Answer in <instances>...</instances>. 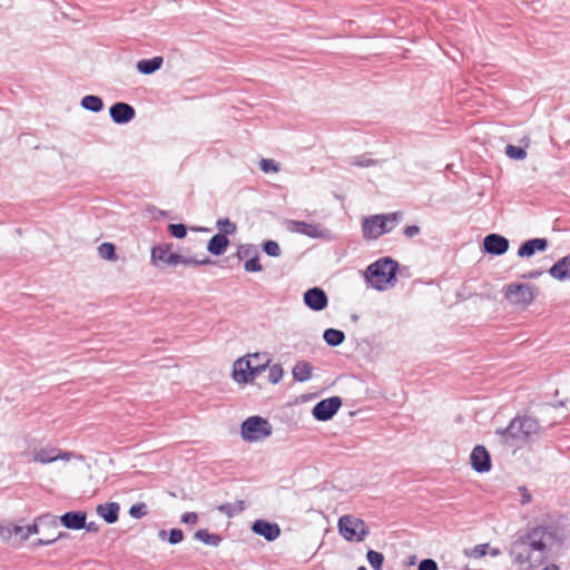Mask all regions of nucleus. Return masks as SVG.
<instances>
[{"label":"nucleus","instance_id":"nucleus-1","mask_svg":"<svg viewBox=\"0 0 570 570\" xmlns=\"http://www.w3.org/2000/svg\"><path fill=\"white\" fill-rule=\"evenodd\" d=\"M557 531L551 527H535L520 535L509 550L512 561L524 570L541 566L558 546Z\"/></svg>","mask_w":570,"mask_h":570},{"label":"nucleus","instance_id":"nucleus-2","mask_svg":"<svg viewBox=\"0 0 570 570\" xmlns=\"http://www.w3.org/2000/svg\"><path fill=\"white\" fill-rule=\"evenodd\" d=\"M271 363L266 353H253L237 358L233 364V379L237 383H252Z\"/></svg>","mask_w":570,"mask_h":570},{"label":"nucleus","instance_id":"nucleus-3","mask_svg":"<svg viewBox=\"0 0 570 570\" xmlns=\"http://www.w3.org/2000/svg\"><path fill=\"white\" fill-rule=\"evenodd\" d=\"M150 262L154 266L163 268L165 266L174 267L179 264L186 266H202L209 264L210 259H196L193 257H186L174 252V245L171 243H163L151 248Z\"/></svg>","mask_w":570,"mask_h":570},{"label":"nucleus","instance_id":"nucleus-4","mask_svg":"<svg viewBox=\"0 0 570 570\" xmlns=\"http://www.w3.org/2000/svg\"><path fill=\"white\" fill-rule=\"evenodd\" d=\"M539 423L530 416L515 417L509 426L501 431L505 442L511 446H521L539 432Z\"/></svg>","mask_w":570,"mask_h":570},{"label":"nucleus","instance_id":"nucleus-5","mask_svg":"<svg viewBox=\"0 0 570 570\" xmlns=\"http://www.w3.org/2000/svg\"><path fill=\"white\" fill-rule=\"evenodd\" d=\"M402 214L391 213L387 215H373L364 219L362 230L366 239H376L385 233H389L397 224Z\"/></svg>","mask_w":570,"mask_h":570},{"label":"nucleus","instance_id":"nucleus-6","mask_svg":"<svg viewBox=\"0 0 570 570\" xmlns=\"http://www.w3.org/2000/svg\"><path fill=\"white\" fill-rule=\"evenodd\" d=\"M396 272V264L391 258H384L371 264L366 272L365 277L371 285L379 289H385Z\"/></svg>","mask_w":570,"mask_h":570},{"label":"nucleus","instance_id":"nucleus-7","mask_svg":"<svg viewBox=\"0 0 570 570\" xmlns=\"http://www.w3.org/2000/svg\"><path fill=\"white\" fill-rule=\"evenodd\" d=\"M340 534L350 542H361L370 533L367 524L360 518L345 514L338 519Z\"/></svg>","mask_w":570,"mask_h":570},{"label":"nucleus","instance_id":"nucleus-8","mask_svg":"<svg viewBox=\"0 0 570 570\" xmlns=\"http://www.w3.org/2000/svg\"><path fill=\"white\" fill-rule=\"evenodd\" d=\"M537 295L538 287L534 285L511 283L504 287V297L517 306H529Z\"/></svg>","mask_w":570,"mask_h":570},{"label":"nucleus","instance_id":"nucleus-9","mask_svg":"<svg viewBox=\"0 0 570 570\" xmlns=\"http://www.w3.org/2000/svg\"><path fill=\"white\" fill-rule=\"evenodd\" d=\"M240 434L245 441L256 442L272 434V425L261 416H250L243 422Z\"/></svg>","mask_w":570,"mask_h":570},{"label":"nucleus","instance_id":"nucleus-10","mask_svg":"<svg viewBox=\"0 0 570 570\" xmlns=\"http://www.w3.org/2000/svg\"><path fill=\"white\" fill-rule=\"evenodd\" d=\"M286 228L291 233H297L311 238H327L328 230L322 227L320 224H312L302 220H288L286 222Z\"/></svg>","mask_w":570,"mask_h":570},{"label":"nucleus","instance_id":"nucleus-11","mask_svg":"<svg viewBox=\"0 0 570 570\" xmlns=\"http://www.w3.org/2000/svg\"><path fill=\"white\" fill-rule=\"evenodd\" d=\"M342 400L338 396H332L325 400L320 401L313 407V415L318 421H327L330 420L341 407Z\"/></svg>","mask_w":570,"mask_h":570},{"label":"nucleus","instance_id":"nucleus-12","mask_svg":"<svg viewBox=\"0 0 570 570\" xmlns=\"http://www.w3.org/2000/svg\"><path fill=\"white\" fill-rule=\"evenodd\" d=\"M250 529L255 534L265 538L267 541H275L281 535V528L277 523L263 519L255 520Z\"/></svg>","mask_w":570,"mask_h":570},{"label":"nucleus","instance_id":"nucleus-13","mask_svg":"<svg viewBox=\"0 0 570 570\" xmlns=\"http://www.w3.org/2000/svg\"><path fill=\"white\" fill-rule=\"evenodd\" d=\"M304 303L313 311H322L328 304L326 293L320 287H313L304 293Z\"/></svg>","mask_w":570,"mask_h":570},{"label":"nucleus","instance_id":"nucleus-14","mask_svg":"<svg viewBox=\"0 0 570 570\" xmlns=\"http://www.w3.org/2000/svg\"><path fill=\"white\" fill-rule=\"evenodd\" d=\"M109 115L116 124H128L135 118L136 111L126 102H116L109 109Z\"/></svg>","mask_w":570,"mask_h":570},{"label":"nucleus","instance_id":"nucleus-15","mask_svg":"<svg viewBox=\"0 0 570 570\" xmlns=\"http://www.w3.org/2000/svg\"><path fill=\"white\" fill-rule=\"evenodd\" d=\"M483 247L489 254L503 255L509 249V240L499 234H490L484 238Z\"/></svg>","mask_w":570,"mask_h":570},{"label":"nucleus","instance_id":"nucleus-16","mask_svg":"<svg viewBox=\"0 0 570 570\" xmlns=\"http://www.w3.org/2000/svg\"><path fill=\"white\" fill-rule=\"evenodd\" d=\"M549 243L546 238H532L521 244L518 249V256L521 258H530L537 252L547 250Z\"/></svg>","mask_w":570,"mask_h":570},{"label":"nucleus","instance_id":"nucleus-17","mask_svg":"<svg viewBox=\"0 0 570 570\" xmlns=\"http://www.w3.org/2000/svg\"><path fill=\"white\" fill-rule=\"evenodd\" d=\"M471 464L476 472H488L491 468L490 455L484 446L478 445L471 453Z\"/></svg>","mask_w":570,"mask_h":570},{"label":"nucleus","instance_id":"nucleus-18","mask_svg":"<svg viewBox=\"0 0 570 570\" xmlns=\"http://www.w3.org/2000/svg\"><path fill=\"white\" fill-rule=\"evenodd\" d=\"M70 455L71 454L69 452H61L56 448H45L35 453L33 461L46 464L55 462L59 459L67 461L69 460Z\"/></svg>","mask_w":570,"mask_h":570},{"label":"nucleus","instance_id":"nucleus-19","mask_svg":"<svg viewBox=\"0 0 570 570\" xmlns=\"http://www.w3.org/2000/svg\"><path fill=\"white\" fill-rule=\"evenodd\" d=\"M549 275L559 282H570V255L554 263L549 269Z\"/></svg>","mask_w":570,"mask_h":570},{"label":"nucleus","instance_id":"nucleus-20","mask_svg":"<svg viewBox=\"0 0 570 570\" xmlns=\"http://www.w3.org/2000/svg\"><path fill=\"white\" fill-rule=\"evenodd\" d=\"M60 522L67 529L80 530L86 527V513L71 511L60 517Z\"/></svg>","mask_w":570,"mask_h":570},{"label":"nucleus","instance_id":"nucleus-21","mask_svg":"<svg viewBox=\"0 0 570 570\" xmlns=\"http://www.w3.org/2000/svg\"><path fill=\"white\" fill-rule=\"evenodd\" d=\"M119 504L116 502L100 504L97 507V513L107 522L115 523L118 520Z\"/></svg>","mask_w":570,"mask_h":570},{"label":"nucleus","instance_id":"nucleus-22","mask_svg":"<svg viewBox=\"0 0 570 570\" xmlns=\"http://www.w3.org/2000/svg\"><path fill=\"white\" fill-rule=\"evenodd\" d=\"M228 243L224 234H216L209 239L207 250L214 255H222L226 250Z\"/></svg>","mask_w":570,"mask_h":570},{"label":"nucleus","instance_id":"nucleus-23","mask_svg":"<svg viewBox=\"0 0 570 570\" xmlns=\"http://www.w3.org/2000/svg\"><path fill=\"white\" fill-rule=\"evenodd\" d=\"M292 373L294 380L305 382L312 377L313 366L306 361H301L294 365Z\"/></svg>","mask_w":570,"mask_h":570},{"label":"nucleus","instance_id":"nucleus-24","mask_svg":"<svg viewBox=\"0 0 570 570\" xmlns=\"http://www.w3.org/2000/svg\"><path fill=\"white\" fill-rule=\"evenodd\" d=\"M161 57H154L153 59H144L137 62V70L144 75H150L158 69H160L163 65Z\"/></svg>","mask_w":570,"mask_h":570},{"label":"nucleus","instance_id":"nucleus-25","mask_svg":"<svg viewBox=\"0 0 570 570\" xmlns=\"http://www.w3.org/2000/svg\"><path fill=\"white\" fill-rule=\"evenodd\" d=\"M195 539L212 547H218L222 542L220 535L210 533L205 529L197 530L195 532Z\"/></svg>","mask_w":570,"mask_h":570},{"label":"nucleus","instance_id":"nucleus-26","mask_svg":"<svg viewBox=\"0 0 570 570\" xmlns=\"http://www.w3.org/2000/svg\"><path fill=\"white\" fill-rule=\"evenodd\" d=\"M245 509V502L242 500H238L234 503H224L217 507V510L224 514H226L228 518H233L236 514H239Z\"/></svg>","mask_w":570,"mask_h":570},{"label":"nucleus","instance_id":"nucleus-27","mask_svg":"<svg viewBox=\"0 0 570 570\" xmlns=\"http://www.w3.org/2000/svg\"><path fill=\"white\" fill-rule=\"evenodd\" d=\"M80 105L83 109H87V110H90L94 112H99L104 108V102H102L101 98H99L98 96H94V95L85 96L81 99Z\"/></svg>","mask_w":570,"mask_h":570},{"label":"nucleus","instance_id":"nucleus-28","mask_svg":"<svg viewBox=\"0 0 570 570\" xmlns=\"http://www.w3.org/2000/svg\"><path fill=\"white\" fill-rule=\"evenodd\" d=\"M323 338L330 346H338L344 342L345 334L340 330L327 328L323 334Z\"/></svg>","mask_w":570,"mask_h":570},{"label":"nucleus","instance_id":"nucleus-29","mask_svg":"<svg viewBox=\"0 0 570 570\" xmlns=\"http://www.w3.org/2000/svg\"><path fill=\"white\" fill-rule=\"evenodd\" d=\"M43 525H53L56 528V525H57L56 517L42 515V517L38 518L33 524L27 525V529L30 530L29 537L32 534L39 533L40 528Z\"/></svg>","mask_w":570,"mask_h":570},{"label":"nucleus","instance_id":"nucleus-30","mask_svg":"<svg viewBox=\"0 0 570 570\" xmlns=\"http://www.w3.org/2000/svg\"><path fill=\"white\" fill-rule=\"evenodd\" d=\"M98 254L101 258L108 261H116L115 246L111 243H102L98 247Z\"/></svg>","mask_w":570,"mask_h":570},{"label":"nucleus","instance_id":"nucleus-31","mask_svg":"<svg viewBox=\"0 0 570 570\" xmlns=\"http://www.w3.org/2000/svg\"><path fill=\"white\" fill-rule=\"evenodd\" d=\"M268 368V381L272 384H277L281 382L284 375V370L281 364H274L272 366H267Z\"/></svg>","mask_w":570,"mask_h":570},{"label":"nucleus","instance_id":"nucleus-32","mask_svg":"<svg viewBox=\"0 0 570 570\" xmlns=\"http://www.w3.org/2000/svg\"><path fill=\"white\" fill-rule=\"evenodd\" d=\"M366 558L368 563L374 568V570H381L384 557L381 552L368 550L366 553Z\"/></svg>","mask_w":570,"mask_h":570},{"label":"nucleus","instance_id":"nucleus-33","mask_svg":"<svg viewBox=\"0 0 570 570\" xmlns=\"http://www.w3.org/2000/svg\"><path fill=\"white\" fill-rule=\"evenodd\" d=\"M505 155L511 159L522 160L527 157V151L521 147L508 145L505 147Z\"/></svg>","mask_w":570,"mask_h":570},{"label":"nucleus","instance_id":"nucleus-34","mask_svg":"<svg viewBox=\"0 0 570 570\" xmlns=\"http://www.w3.org/2000/svg\"><path fill=\"white\" fill-rule=\"evenodd\" d=\"M217 227L220 230L219 234L232 235L236 232V225L228 218H222L217 220Z\"/></svg>","mask_w":570,"mask_h":570},{"label":"nucleus","instance_id":"nucleus-35","mask_svg":"<svg viewBox=\"0 0 570 570\" xmlns=\"http://www.w3.org/2000/svg\"><path fill=\"white\" fill-rule=\"evenodd\" d=\"M263 250L272 257H278L282 254L279 245L274 240H267L263 244Z\"/></svg>","mask_w":570,"mask_h":570},{"label":"nucleus","instance_id":"nucleus-36","mask_svg":"<svg viewBox=\"0 0 570 570\" xmlns=\"http://www.w3.org/2000/svg\"><path fill=\"white\" fill-rule=\"evenodd\" d=\"M148 509L146 503L132 504L129 509V515L135 519H140L147 515Z\"/></svg>","mask_w":570,"mask_h":570},{"label":"nucleus","instance_id":"nucleus-37","mask_svg":"<svg viewBox=\"0 0 570 570\" xmlns=\"http://www.w3.org/2000/svg\"><path fill=\"white\" fill-rule=\"evenodd\" d=\"M259 168L261 170H263L264 173H278L279 171V165L274 160V159H266V158H263L261 161H259Z\"/></svg>","mask_w":570,"mask_h":570},{"label":"nucleus","instance_id":"nucleus-38","mask_svg":"<svg viewBox=\"0 0 570 570\" xmlns=\"http://www.w3.org/2000/svg\"><path fill=\"white\" fill-rule=\"evenodd\" d=\"M489 552V544L488 543H483V544H478L475 546L471 551H465V554L471 557V558H482L484 556H487Z\"/></svg>","mask_w":570,"mask_h":570},{"label":"nucleus","instance_id":"nucleus-39","mask_svg":"<svg viewBox=\"0 0 570 570\" xmlns=\"http://www.w3.org/2000/svg\"><path fill=\"white\" fill-rule=\"evenodd\" d=\"M9 534H14L20 538V540L29 539V529L27 525H13L12 528H7Z\"/></svg>","mask_w":570,"mask_h":570},{"label":"nucleus","instance_id":"nucleus-40","mask_svg":"<svg viewBox=\"0 0 570 570\" xmlns=\"http://www.w3.org/2000/svg\"><path fill=\"white\" fill-rule=\"evenodd\" d=\"M244 268L248 273L261 272L263 269V266L258 262V253L245 263Z\"/></svg>","mask_w":570,"mask_h":570},{"label":"nucleus","instance_id":"nucleus-41","mask_svg":"<svg viewBox=\"0 0 570 570\" xmlns=\"http://www.w3.org/2000/svg\"><path fill=\"white\" fill-rule=\"evenodd\" d=\"M168 229L175 238H183L186 236V227L184 224H170L168 226Z\"/></svg>","mask_w":570,"mask_h":570},{"label":"nucleus","instance_id":"nucleus-42","mask_svg":"<svg viewBox=\"0 0 570 570\" xmlns=\"http://www.w3.org/2000/svg\"><path fill=\"white\" fill-rule=\"evenodd\" d=\"M258 252H257L256 247L253 245H242V246H239V248L237 250V255L239 258L253 257Z\"/></svg>","mask_w":570,"mask_h":570},{"label":"nucleus","instance_id":"nucleus-43","mask_svg":"<svg viewBox=\"0 0 570 570\" xmlns=\"http://www.w3.org/2000/svg\"><path fill=\"white\" fill-rule=\"evenodd\" d=\"M375 164H376V160H374V159H372L370 157H366V156L355 157L351 161V165H355V166H358V167H370V166H373Z\"/></svg>","mask_w":570,"mask_h":570},{"label":"nucleus","instance_id":"nucleus-44","mask_svg":"<svg viewBox=\"0 0 570 570\" xmlns=\"http://www.w3.org/2000/svg\"><path fill=\"white\" fill-rule=\"evenodd\" d=\"M184 539V533L181 530L179 529H173L169 533V538H168V541L169 543L171 544H177L179 542H181Z\"/></svg>","mask_w":570,"mask_h":570},{"label":"nucleus","instance_id":"nucleus-45","mask_svg":"<svg viewBox=\"0 0 570 570\" xmlns=\"http://www.w3.org/2000/svg\"><path fill=\"white\" fill-rule=\"evenodd\" d=\"M417 570H438V563L432 559H424L420 562Z\"/></svg>","mask_w":570,"mask_h":570},{"label":"nucleus","instance_id":"nucleus-46","mask_svg":"<svg viewBox=\"0 0 570 570\" xmlns=\"http://www.w3.org/2000/svg\"><path fill=\"white\" fill-rule=\"evenodd\" d=\"M198 521V514L195 512H186L181 515V522L187 524H195Z\"/></svg>","mask_w":570,"mask_h":570},{"label":"nucleus","instance_id":"nucleus-47","mask_svg":"<svg viewBox=\"0 0 570 570\" xmlns=\"http://www.w3.org/2000/svg\"><path fill=\"white\" fill-rule=\"evenodd\" d=\"M519 491L521 493V504H528L531 502L532 500V497L531 494L529 493V491L524 488V487H521L519 488Z\"/></svg>","mask_w":570,"mask_h":570},{"label":"nucleus","instance_id":"nucleus-48","mask_svg":"<svg viewBox=\"0 0 570 570\" xmlns=\"http://www.w3.org/2000/svg\"><path fill=\"white\" fill-rule=\"evenodd\" d=\"M62 537H65V534H63V533H59V534H57V535H55V537H52V538H48V539H39V540L37 541V543H36V544H37V546H47V544H51V543L56 542L58 539H60V538H62Z\"/></svg>","mask_w":570,"mask_h":570},{"label":"nucleus","instance_id":"nucleus-49","mask_svg":"<svg viewBox=\"0 0 570 570\" xmlns=\"http://www.w3.org/2000/svg\"><path fill=\"white\" fill-rule=\"evenodd\" d=\"M419 233H420V227L416 226V225L407 226L404 229V234L409 238H412V237L416 236Z\"/></svg>","mask_w":570,"mask_h":570},{"label":"nucleus","instance_id":"nucleus-50","mask_svg":"<svg viewBox=\"0 0 570 570\" xmlns=\"http://www.w3.org/2000/svg\"><path fill=\"white\" fill-rule=\"evenodd\" d=\"M541 275H542V271L535 269V271H531L529 273L523 274L521 277L524 279H534V278L540 277Z\"/></svg>","mask_w":570,"mask_h":570},{"label":"nucleus","instance_id":"nucleus-51","mask_svg":"<svg viewBox=\"0 0 570 570\" xmlns=\"http://www.w3.org/2000/svg\"><path fill=\"white\" fill-rule=\"evenodd\" d=\"M488 553H490L492 557H498L501 554V550L498 548H493Z\"/></svg>","mask_w":570,"mask_h":570},{"label":"nucleus","instance_id":"nucleus-52","mask_svg":"<svg viewBox=\"0 0 570 570\" xmlns=\"http://www.w3.org/2000/svg\"><path fill=\"white\" fill-rule=\"evenodd\" d=\"M166 534H167V533H166V531H165V530H161V531H159L158 537H159L160 539H165Z\"/></svg>","mask_w":570,"mask_h":570},{"label":"nucleus","instance_id":"nucleus-53","mask_svg":"<svg viewBox=\"0 0 570 570\" xmlns=\"http://www.w3.org/2000/svg\"><path fill=\"white\" fill-rule=\"evenodd\" d=\"M253 363H254V364H257V363H264V357H263V356H261V357H259V358H257V360H253Z\"/></svg>","mask_w":570,"mask_h":570},{"label":"nucleus","instance_id":"nucleus-54","mask_svg":"<svg viewBox=\"0 0 570 570\" xmlns=\"http://www.w3.org/2000/svg\"><path fill=\"white\" fill-rule=\"evenodd\" d=\"M85 528H86L88 531H92V530H95V528H94L92 523H90V524H86V527H85Z\"/></svg>","mask_w":570,"mask_h":570},{"label":"nucleus","instance_id":"nucleus-55","mask_svg":"<svg viewBox=\"0 0 570 570\" xmlns=\"http://www.w3.org/2000/svg\"><path fill=\"white\" fill-rule=\"evenodd\" d=\"M357 570H367L364 566L357 568Z\"/></svg>","mask_w":570,"mask_h":570}]
</instances>
